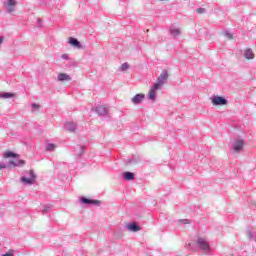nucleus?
Listing matches in <instances>:
<instances>
[{"mask_svg": "<svg viewBox=\"0 0 256 256\" xmlns=\"http://www.w3.org/2000/svg\"><path fill=\"white\" fill-rule=\"evenodd\" d=\"M131 163H136L135 159L132 158L127 160L126 165H131Z\"/></svg>", "mask_w": 256, "mask_h": 256, "instance_id": "obj_29", "label": "nucleus"}, {"mask_svg": "<svg viewBox=\"0 0 256 256\" xmlns=\"http://www.w3.org/2000/svg\"><path fill=\"white\" fill-rule=\"evenodd\" d=\"M181 223H183L184 225H188L190 223L189 219H182L180 220Z\"/></svg>", "mask_w": 256, "mask_h": 256, "instance_id": "obj_28", "label": "nucleus"}, {"mask_svg": "<svg viewBox=\"0 0 256 256\" xmlns=\"http://www.w3.org/2000/svg\"><path fill=\"white\" fill-rule=\"evenodd\" d=\"M55 149H57V145L53 143H49L46 145V151H55Z\"/></svg>", "mask_w": 256, "mask_h": 256, "instance_id": "obj_20", "label": "nucleus"}, {"mask_svg": "<svg viewBox=\"0 0 256 256\" xmlns=\"http://www.w3.org/2000/svg\"><path fill=\"white\" fill-rule=\"evenodd\" d=\"M15 5H17L16 0H8V3H7L8 13H13V11H15Z\"/></svg>", "mask_w": 256, "mask_h": 256, "instance_id": "obj_15", "label": "nucleus"}, {"mask_svg": "<svg viewBox=\"0 0 256 256\" xmlns=\"http://www.w3.org/2000/svg\"><path fill=\"white\" fill-rule=\"evenodd\" d=\"M197 245L202 251H209L211 249V246H209V243H207V240L205 238L199 237L197 239Z\"/></svg>", "mask_w": 256, "mask_h": 256, "instance_id": "obj_6", "label": "nucleus"}, {"mask_svg": "<svg viewBox=\"0 0 256 256\" xmlns=\"http://www.w3.org/2000/svg\"><path fill=\"white\" fill-rule=\"evenodd\" d=\"M2 256H13V253L8 252V253H6V254H3Z\"/></svg>", "mask_w": 256, "mask_h": 256, "instance_id": "obj_32", "label": "nucleus"}, {"mask_svg": "<svg viewBox=\"0 0 256 256\" xmlns=\"http://www.w3.org/2000/svg\"><path fill=\"white\" fill-rule=\"evenodd\" d=\"M224 36H225L227 39H233V35H232L230 32L225 31V32H224Z\"/></svg>", "mask_w": 256, "mask_h": 256, "instance_id": "obj_25", "label": "nucleus"}, {"mask_svg": "<svg viewBox=\"0 0 256 256\" xmlns=\"http://www.w3.org/2000/svg\"><path fill=\"white\" fill-rule=\"evenodd\" d=\"M127 69H129V63L124 62L120 67V71H127Z\"/></svg>", "mask_w": 256, "mask_h": 256, "instance_id": "obj_24", "label": "nucleus"}, {"mask_svg": "<svg viewBox=\"0 0 256 256\" xmlns=\"http://www.w3.org/2000/svg\"><path fill=\"white\" fill-rule=\"evenodd\" d=\"M0 169H7V165L6 164H0Z\"/></svg>", "mask_w": 256, "mask_h": 256, "instance_id": "obj_31", "label": "nucleus"}, {"mask_svg": "<svg viewBox=\"0 0 256 256\" xmlns=\"http://www.w3.org/2000/svg\"><path fill=\"white\" fill-rule=\"evenodd\" d=\"M12 97H15V94L11 92H4L0 94V99H11Z\"/></svg>", "mask_w": 256, "mask_h": 256, "instance_id": "obj_19", "label": "nucleus"}, {"mask_svg": "<svg viewBox=\"0 0 256 256\" xmlns=\"http://www.w3.org/2000/svg\"><path fill=\"white\" fill-rule=\"evenodd\" d=\"M77 149H78V157H81L83 155V153H85V147L84 146H77Z\"/></svg>", "mask_w": 256, "mask_h": 256, "instance_id": "obj_22", "label": "nucleus"}, {"mask_svg": "<svg viewBox=\"0 0 256 256\" xmlns=\"http://www.w3.org/2000/svg\"><path fill=\"white\" fill-rule=\"evenodd\" d=\"M243 147H245V141H243V139H236L232 143L234 153H241V151H243Z\"/></svg>", "mask_w": 256, "mask_h": 256, "instance_id": "obj_5", "label": "nucleus"}, {"mask_svg": "<svg viewBox=\"0 0 256 256\" xmlns=\"http://www.w3.org/2000/svg\"><path fill=\"white\" fill-rule=\"evenodd\" d=\"M61 59H64V61H69V55L68 54H62Z\"/></svg>", "mask_w": 256, "mask_h": 256, "instance_id": "obj_27", "label": "nucleus"}, {"mask_svg": "<svg viewBox=\"0 0 256 256\" xmlns=\"http://www.w3.org/2000/svg\"><path fill=\"white\" fill-rule=\"evenodd\" d=\"M196 13H198L199 15H203V13H205V8L196 9Z\"/></svg>", "mask_w": 256, "mask_h": 256, "instance_id": "obj_26", "label": "nucleus"}, {"mask_svg": "<svg viewBox=\"0 0 256 256\" xmlns=\"http://www.w3.org/2000/svg\"><path fill=\"white\" fill-rule=\"evenodd\" d=\"M57 81L63 82V81H71V76L66 73H60L57 76Z\"/></svg>", "mask_w": 256, "mask_h": 256, "instance_id": "obj_14", "label": "nucleus"}, {"mask_svg": "<svg viewBox=\"0 0 256 256\" xmlns=\"http://www.w3.org/2000/svg\"><path fill=\"white\" fill-rule=\"evenodd\" d=\"M170 35L171 37H179L181 35V29L179 28H170Z\"/></svg>", "mask_w": 256, "mask_h": 256, "instance_id": "obj_18", "label": "nucleus"}, {"mask_svg": "<svg viewBox=\"0 0 256 256\" xmlns=\"http://www.w3.org/2000/svg\"><path fill=\"white\" fill-rule=\"evenodd\" d=\"M4 157L5 159H9L11 157L13 158V160H10L8 164H5L6 169L7 167H23V165H25V160L19 159V154L14 153L12 151L5 152Z\"/></svg>", "mask_w": 256, "mask_h": 256, "instance_id": "obj_1", "label": "nucleus"}, {"mask_svg": "<svg viewBox=\"0 0 256 256\" xmlns=\"http://www.w3.org/2000/svg\"><path fill=\"white\" fill-rule=\"evenodd\" d=\"M92 111H95L97 115H101V116L107 115V113H109V110L105 105H100V106H97L96 108H92Z\"/></svg>", "mask_w": 256, "mask_h": 256, "instance_id": "obj_8", "label": "nucleus"}, {"mask_svg": "<svg viewBox=\"0 0 256 256\" xmlns=\"http://www.w3.org/2000/svg\"><path fill=\"white\" fill-rule=\"evenodd\" d=\"M123 178L125 181H133L135 179V174L133 172H124Z\"/></svg>", "mask_w": 256, "mask_h": 256, "instance_id": "obj_17", "label": "nucleus"}, {"mask_svg": "<svg viewBox=\"0 0 256 256\" xmlns=\"http://www.w3.org/2000/svg\"><path fill=\"white\" fill-rule=\"evenodd\" d=\"M160 88H155V85H153L148 93V99L150 101H155L157 99V91H159Z\"/></svg>", "mask_w": 256, "mask_h": 256, "instance_id": "obj_10", "label": "nucleus"}, {"mask_svg": "<svg viewBox=\"0 0 256 256\" xmlns=\"http://www.w3.org/2000/svg\"><path fill=\"white\" fill-rule=\"evenodd\" d=\"M69 43H70V45H72V47H76L77 49H83L81 42H79V40H77V38L70 37Z\"/></svg>", "mask_w": 256, "mask_h": 256, "instance_id": "obj_13", "label": "nucleus"}, {"mask_svg": "<svg viewBox=\"0 0 256 256\" xmlns=\"http://www.w3.org/2000/svg\"><path fill=\"white\" fill-rule=\"evenodd\" d=\"M80 203H82L83 205H101V201L93 200L85 197L80 198Z\"/></svg>", "mask_w": 256, "mask_h": 256, "instance_id": "obj_7", "label": "nucleus"}, {"mask_svg": "<svg viewBox=\"0 0 256 256\" xmlns=\"http://www.w3.org/2000/svg\"><path fill=\"white\" fill-rule=\"evenodd\" d=\"M143 99H145V94H136L132 99L133 105H140V103H143Z\"/></svg>", "mask_w": 256, "mask_h": 256, "instance_id": "obj_11", "label": "nucleus"}, {"mask_svg": "<svg viewBox=\"0 0 256 256\" xmlns=\"http://www.w3.org/2000/svg\"><path fill=\"white\" fill-rule=\"evenodd\" d=\"M32 109H39V104L33 103V104H32Z\"/></svg>", "mask_w": 256, "mask_h": 256, "instance_id": "obj_30", "label": "nucleus"}, {"mask_svg": "<svg viewBox=\"0 0 256 256\" xmlns=\"http://www.w3.org/2000/svg\"><path fill=\"white\" fill-rule=\"evenodd\" d=\"M169 80V72L167 70H163L160 76L157 78L156 83L154 84L155 89H161L165 83Z\"/></svg>", "mask_w": 256, "mask_h": 256, "instance_id": "obj_3", "label": "nucleus"}, {"mask_svg": "<svg viewBox=\"0 0 256 256\" xmlns=\"http://www.w3.org/2000/svg\"><path fill=\"white\" fill-rule=\"evenodd\" d=\"M3 43V37L0 36V45Z\"/></svg>", "mask_w": 256, "mask_h": 256, "instance_id": "obj_33", "label": "nucleus"}, {"mask_svg": "<svg viewBox=\"0 0 256 256\" xmlns=\"http://www.w3.org/2000/svg\"><path fill=\"white\" fill-rule=\"evenodd\" d=\"M37 23H41V19L38 18V19H37Z\"/></svg>", "mask_w": 256, "mask_h": 256, "instance_id": "obj_34", "label": "nucleus"}, {"mask_svg": "<svg viewBox=\"0 0 256 256\" xmlns=\"http://www.w3.org/2000/svg\"><path fill=\"white\" fill-rule=\"evenodd\" d=\"M49 211H51V204L45 205L42 210V213H43V215H45L46 213H49Z\"/></svg>", "mask_w": 256, "mask_h": 256, "instance_id": "obj_23", "label": "nucleus"}, {"mask_svg": "<svg viewBox=\"0 0 256 256\" xmlns=\"http://www.w3.org/2000/svg\"><path fill=\"white\" fill-rule=\"evenodd\" d=\"M247 237L250 241H255V232L248 230L247 231Z\"/></svg>", "mask_w": 256, "mask_h": 256, "instance_id": "obj_21", "label": "nucleus"}, {"mask_svg": "<svg viewBox=\"0 0 256 256\" xmlns=\"http://www.w3.org/2000/svg\"><path fill=\"white\" fill-rule=\"evenodd\" d=\"M126 229L132 233H137V231H141V226L137 225L135 222H132L126 225Z\"/></svg>", "mask_w": 256, "mask_h": 256, "instance_id": "obj_9", "label": "nucleus"}, {"mask_svg": "<svg viewBox=\"0 0 256 256\" xmlns=\"http://www.w3.org/2000/svg\"><path fill=\"white\" fill-rule=\"evenodd\" d=\"M245 59H255V54L253 53V50L251 48H248L244 52Z\"/></svg>", "mask_w": 256, "mask_h": 256, "instance_id": "obj_16", "label": "nucleus"}, {"mask_svg": "<svg viewBox=\"0 0 256 256\" xmlns=\"http://www.w3.org/2000/svg\"><path fill=\"white\" fill-rule=\"evenodd\" d=\"M64 129H66V131H70V133H73L77 131V124L75 122H66Z\"/></svg>", "mask_w": 256, "mask_h": 256, "instance_id": "obj_12", "label": "nucleus"}, {"mask_svg": "<svg viewBox=\"0 0 256 256\" xmlns=\"http://www.w3.org/2000/svg\"><path fill=\"white\" fill-rule=\"evenodd\" d=\"M211 101H212V105H214L215 107H221V106L227 105V103H229L227 98L222 97V96H214V97H212Z\"/></svg>", "mask_w": 256, "mask_h": 256, "instance_id": "obj_4", "label": "nucleus"}, {"mask_svg": "<svg viewBox=\"0 0 256 256\" xmlns=\"http://www.w3.org/2000/svg\"><path fill=\"white\" fill-rule=\"evenodd\" d=\"M36 179L37 175H35L33 170L25 171L24 176L21 177L22 183H25L26 185H34Z\"/></svg>", "mask_w": 256, "mask_h": 256, "instance_id": "obj_2", "label": "nucleus"}]
</instances>
